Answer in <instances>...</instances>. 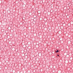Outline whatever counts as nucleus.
<instances>
[{"mask_svg": "<svg viewBox=\"0 0 73 73\" xmlns=\"http://www.w3.org/2000/svg\"><path fill=\"white\" fill-rule=\"evenodd\" d=\"M58 52H59V51H58V50H57V51H55V52L56 53H58Z\"/></svg>", "mask_w": 73, "mask_h": 73, "instance_id": "f257e3e1", "label": "nucleus"}, {"mask_svg": "<svg viewBox=\"0 0 73 73\" xmlns=\"http://www.w3.org/2000/svg\"><path fill=\"white\" fill-rule=\"evenodd\" d=\"M57 56H59V54H58L57 55Z\"/></svg>", "mask_w": 73, "mask_h": 73, "instance_id": "f03ea898", "label": "nucleus"}, {"mask_svg": "<svg viewBox=\"0 0 73 73\" xmlns=\"http://www.w3.org/2000/svg\"><path fill=\"white\" fill-rule=\"evenodd\" d=\"M52 11V10H50V12H51V11Z\"/></svg>", "mask_w": 73, "mask_h": 73, "instance_id": "7ed1b4c3", "label": "nucleus"}, {"mask_svg": "<svg viewBox=\"0 0 73 73\" xmlns=\"http://www.w3.org/2000/svg\"><path fill=\"white\" fill-rule=\"evenodd\" d=\"M21 1V0H20Z\"/></svg>", "mask_w": 73, "mask_h": 73, "instance_id": "20e7f679", "label": "nucleus"}]
</instances>
